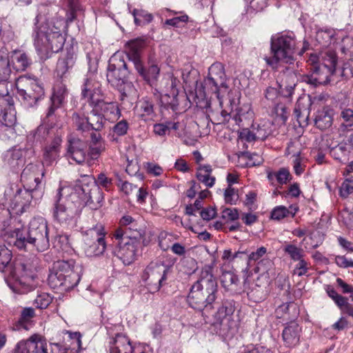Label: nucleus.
Here are the masks:
<instances>
[{
  "mask_svg": "<svg viewBox=\"0 0 353 353\" xmlns=\"http://www.w3.org/2000/svg\"><path fill=\"white\" fill-rule=\"evenodd\" d=\"M81 271V267L73 261H56L48 275V284L57 290H70L79 283Z\"/></svg>",
  "mask_w": 353,
  "mask_h": 353,
  "instance_id": "4",
  "label": "nucleus"
},
{
  "mask_svg": "<svg viewBox=\"0 0 353 353\" xmlns=\"http://www.w3.org/2000/svg\"><path fill=\"white\" fill-rule=\"evenodd\" d=\"M213 268L205 265L198 280L192 285L188 296L190 307L198 310H210L216 299L218 285L212 273Z\"/></svg>",
  "mask_w": 353,
  "mask_h": 353,
  "instance_id": "2",
  "label": "nucleus"
},
{
  "mask_svg": "<svg viewBox=\"0 0 353 353\" xmlns=\"http://www.w3.org/2000/svg\"><path fill=\"white\" fill-rule=\"evenodd\" d=\"M297 261L298 263L294 269V274L299 276L305 275L308 270V263L303 258Z\"/></svg>",
  "mask_w": 353,
  "mask_h": 353,
  "instance_id": "60",
  "label": "nucleus"
},
{
  "mask_svg": "<svg viewBox=\"0 0 353 353\" xmlns=\"http://www.w3.org/2000/svg\"><path fill=\"white\" fill-rule=\"evenodd\" d=\"M61 139L59 136L55 137L52 142L46 146L43 158L44 163L51 165L59 157Z\"/></svg>",
  "mask_w": 353,
  "mask_h": 353,
  "instance_id": "28",
  "label": "nucleus"
},
{
  "mask_svg": "<svg viewBox=\"0 0 353 353\" xmlns=\"http://www.w3.org/2000/svg\"><path fill=\"white\" fill-rule=\"evenodd\" d=\"M68 154L77 163H83L88 156L86 142L79 138L70 139L68 140Z\"/></svg>",
  "mask_w": 353,
  "mask_h": 353,
  "instance_id": "16",
  "label": "nucleus"
},
{
  "mask_svg": "<svg viewBox=\"0 0 353 353\" xmlns=\"http://www.w3.org/2000/svg\"><path fill=\"white\" fill-rule=\"evenodd\" d=\"M69 338L72 340V347H62L60 343H52V353H76L81 349V335L79 332H67Z\"/></svg>",
  "mask_w": 353,
  "mask_h": 353,
  "instance_id": "23",
  "label": "nucleus"
},
{
  "mask_svg": "<svg viewBox=\"0 0 353 353\" xmlns=\"http://www.w3.org/2000/svg\"><path fill=\"white\" fill-rule=\"evenodd\" d=\"M333 122V111L323 108L316 112L314 118L315 126L321 130L330 128Z\"/></svg>",
  "mask_w": 353,
  "mask_h": 353,
  "instance_id": "29",
  "label": "nucleus"
},
{
  "mask_svg": "<svg viewBox=\"0 0 353 353\" xmlns=\"http://www.w3.org/2000/svg\"><path fill=\"white\" fill-rule=\"evenodd\" d=\"M129 125L126 120H121L114 125L112 128L113 135L112 136L111 141H116L117 139L114 138V135L123 136L125 135L128 130Z\"/></svg>",
  "mask_w": 353,
  "mask_h": 353,
  "instance_id": "49",
  "label": "nucleus"
},
{
  "mask_svg": "<svg viewBox=\"0 0 353 353\" xmlns=\"http://www.w3.org/2000/svg\"><path fill=\"white\" fill-rule=\"evenodd\" d=\"M334 261L336 263V265L340 268H353V261L348 260L345 256H336Z\"/></svg>",
  "mask_w": 353,
  "mask_h": 353,
  "instance_id": "62",
  "label": "nucleus"
},
{
  "mask_svg": "<svg viewBox=\"0 0 353 353\" xmlns=\"http://www.w3.org/2000/svg\"><path fill=\"white\" fill-rule=\"evenodd\" d=\"M168 268L163 263L152 262L145 268L143 275V280L151 290L158 291L162 286V283L166 279Z\"/></svg>",
  "mask_w": 353,
  "mask_h": 353,
  "instance_id": "14",
  "label": "nucleus"
},
{
  "mask_svg": "<svg viewBox=\"0 0 353 353\" xmlns=\"http://www.w3.org/2000/svg\"><path fill=\"white\" fill-rule=\"evenodd\" d=\"M353 192V179H345L340 187L341 196L345 198Z\"/></svg>",
  "mask_w": 353,
  "mask_h": 353,
  "instance_id": "58",
  "label": "nucleus"
},
{
  "mask_svg": "<svg viewBox=\"0 0 353 353\" xmlns=\"http://www.w3.org/2000/svg\"><path fill=\"white\" fill-rule=\"evenodd\" d=\"M14 37V32L11 25L5 19L0 18V39L3 42H9Z\"/></svg>",
  "mask_w": 353,
  "mask_h": 353,
  "instance_id": "40",
  "label": "nucleus"
},
{
  "mask_svg": "<svg viewBox=\"0 0 353 353\" xmlns=\"http://www.w3.org/2000/svg\"><path fill=\"white\" fill-rule=\"evenodd\" d=\"M150 65L148 69H145L142 63H136L134 67L138 73L143 77V79L147 81L149 84H152L154 81H157L160 68L157 64L154 62H150Z\"/></svg>",
  "mask_w": 353,
  "mask_h": 353,
  "instance_id": "25",
  "label": "nucleus"
},
{
  "mask_svg": "<svg viewBox=\"0 0 353 353\" xmlns=\"http://www.w3.org/2000/svg\"><path fill=\"white\" fill-rule=\"evenodd\" d=\"M59 188L56 196L53 208V217L61 225H69L78 212L77 201H74V195L63 196Z\"/></svg>",
  "mask_w": 353,
  "mask_h": 353,
  "instance_id": "8",
  "label": "nucleus"
},
{
  "mask_svg": "<svg viewBox=\"0 0 353 353\" xmlns=\"http://www.w3.org/2000/svg\"><path fill=\"white\" fill-rule=\"evenodd\" d=\"M138 108L141 117L152 116L154 114V104L148 98H143L138 103Z\"/></svg>",
  "mask_w": 353,
  "mask_h": 353,
  "instance_id": "46",
  "label": "nucleus"
},
{
  "mask_svg": "<svg viewBox=\"0 0 353 353\" xmlns=\"http://www.w3.org/2000/svg\"><path fill=\"white\" fill-rule=\"evenodd\" d=\"M17 95L28 106L32 107L44 96V89L36 79L21 76L15 82Z\"/></svg>",
  "mask_w": 353,
  "mask_h": 353,
  "instance_id": "9",
  "label": "nucleus"
},
{
  "mask_svg": "<svg viewBox=\"0 0 353 353\" xmlns=\"http://www.w3.org/2000/svg\"><path fill=\"white\" fill-rule=\"evenodd\" d=\"M301 327L296 322L287 324L283 330V340L288 347H294L300 341Z\"/></svg>",
  "mask_w": 353,
  "mask_h": 353,
  "instance_id": "21",
  "label": "nucleus"
},
{
  "mask_svg": "<svg viewBox=\"0 0 353 353\" xmlns=\"http://www.w3.org/2000/svg\"><path fill=\"white\" fill-rule=\"evenodd\" d=\"M41 172V176H43L44 172L42 169H40V166L37 164L29 163L22 171L21 179H30L33 180L35 185L31 190L32 194L37 196V193L39 196H41L43 193V188L41 184V180L38 176V172Z\"/></svg>",
  "mask_w": 353,
  "mask_h": 353,
  "instance_id": "17",
  "label": "nucleus"
},
{
  "mask_svg": "<svg viewBox=\"0 0 353 353\" xmlns=\"http://www.w3.org/2000/svg\"><path fill=\"white\" fill-rule=\"evenodd\" d=\"M318 63L322 66L332 69L335 71L337 62L336 55L334 52L328 51L318 55Z\"/></svg>",
  "mask_w": 353,
  "mask_h": 353,
  "instance_id": "39",
  "label": "nucleus"
},
{
  "mask_svg": "<svg viewBox=\"0 0 353 353\" xmlns=\"http://www.w3.org/2000/svg\"><path fill=\"white\" fill-rule=\"evenodd\" d=\"M76 54L72 48L68 50L65 57L59 59L57 63V75L63 77L75 63Z\"/></svg>",
  "mask_w": 353,
  "mask_h": 353,
  "instance_id": "27",
  "label": "nucleus"
},
{
  "mask_svg": "<svg viewBox=\"0 0 353 353\" xmlns=\"http://www.w3.org/2000/svg\"><path fill=\"white\" fill-rule=\"evenodd\" d=\"M125 57L123 53H114L109 60L106 74L108 83L119 90L121 100L125 97H133L136 94V90L132 83L127 81L129 70Z\"/></svg>",
  "mask_w": 353,
  "mask_h": 353,
  "instance_id": "5",
  "label": "nucleus"
},
{
  "mask_svg": "<svg viewBox=\"0 0 353 353\" xmlns=\"http://www.w3.org/2000/svg\"><path fill=\"white\" fill-rule=\"evenodd\" d=\"M14 274H8L9 276L14 279L26 278L33 279L34 277L35 267L30 263L17 261L13 265Z\"/></svg>",
  "mask_w": 353,
  "mask_h": 353,
  "instance_id": "26",
  "label": "nucleus"
},
{
  "mask_svg": "<svg viewBox=\"0 0 353 353\" xmlns=\"http://www.w3.org/2000/svg\"><path fill=\"white\" fill-rule=\"evenodd\" d=\"M272 266V262L269 259H263L258 263L257 266L255 268V272L259 273L261 275L266 274L268 276L272 271L271 267Z\"/></svg>",
  "mask_w": 353,
  "mask_h": 353,
  "instance_id": "53",
  "label": "nucleus"
},
{
  "mask_svg": "<svg viewBox=\"0 0 353 353\" xmlns=\"http://www.w3.org/2000/svg\"><path fill=\"white\" fill-rule=\"evenodd\" d=\"M137 236L125 237L123 240H118L117 256L123 261L125 265L131 264L141 253L143 244H140L136 240Z\"/></svg>",
  "mask_w": 353,
  "mask_h": 353,
  "instance_id": "13",
  "label": "nucleus"
},
{
  "mask_svg": "<svg viewBox=\"0 0 353 353\" xmlns=\"http://www.w3.org/2000/svg\"><path fill=\"white\" fill-rule=\"evenodd\" d=\"M52 298L48 293H41L37 295L34 301V305L39 309L46 308L52 302Z\"/></svg>",
  "mask_w": 353,
  "mask_h": 353,
  "instance_id": "50",
  "label": "nucleus"
},
{
  "mask_svg": "<svg viewBox=\"0 0 353 353\" xmlns=\"http://www.w3.org/2000/svg\"><path fill=\"white\" fill-rule=\"evenodd\" d=\"M92 111L99 114L105 121H114L120 116V110L117 103L106 102L104 100L95 104Z\"/></svg>",
  "mask_w": 353,
  "mask_h": 353,
  "instance_id": "19",
  "label": "nucleus"
},
{
  "mask_svg": "<svg viewBox=\"0 0 353 353\" xmlns=\"http://www.w3.org/2000/svg\"><path fill=\"white\" fill-rule=\"evenodd\" d=\"M144 47V41L141 39H135L128 43L126 57L132 61L134 67L136 63H140V54Z\"/></svg>",
  "mask_w": 353,
  "mask_h": 353,
  "instance_id": "30",
  "label": "nucleus"
},
{
  "mask_svg": "<svg viewBox=\"0 0 353 353\" xmlns=\"http://www.w3.org/2000/svg\"><path fill=\"white\" fill-rule=\"evenodd\" d=\"M225 201L230 205H235L239 200L238 190L228 186L224 192Z\"/></svg>",
  "mask_w": 353,
  "mask_h": 353,
  "instance_id": "52",
  "label": "nucleus"
},
{
  "mask_svg": "<svg viewBox=\"0 0 353 353\" xmlns=\"http://www.w3.org/2000/svg\"><path fill=\"white\" fill-rule=\"evenodd\" d=\"M12 252L5 245H0V271L8 274H14Z\"/></svg>",
  "mask_w": 353,
  "mask_h": 353,
  "instance_id": "32",
  "label": "nucleus"
},
{
  "mask_svg": "<svg viewBox=\"0 0 353 353\" xmlns=\"http://www.w3.org/2000/svg\"><path fill=\"white\" fill-rule=\"evenodd\" d=\"M72 119L77 130L82 132L90 130V125H89L88 118L81 116L79 113H74Z\"/></svg>",
  "mask_w": 353,
  "mask_h": 353,
  "instance_id": "44",
  "label": "nucleus"
},
{
  "mask_svg": "<svg viewBox=\"0 0 353 353\" xmlns=\"http://www.w3.org/2000/svg\"><path fill=\"white\" fill-rule=\"evenodd\" d=\"M67 6L70 9V13L67 21H72L76 18V12L82 11L83 8L81 5V0H66Z\"/></svg>",
  "mask_w": 353,
  "mask_h": 353,
  "instance_id": "51",
  "label": "nucleus"
},
{
  "mask_svg": "<svg viewBox=\"0 0 353 353\" xmlns=\"http://www.w3.org/2000/svg\"><path fill=\"white\" fill-rule=\"evenodd\" d=\"M239 216V212L236 208H226L222 212V218L227 221L237 220Z\"/></svg>",
  "mask_w": 353,
  "mask_h": 353,
  "instance_id": "61",
  "label": "nucleus"
},
{
  "mask_svg": "<svg viewBox=\"0 0 353 353\" xmlns=\"http://www.w3.org/2000/svg\"><path fill=\"white\" fill-rule=\"evenodd\" d=\"M94 183H97L98 187H102L105 190H110L112 185V179L106 176L104 173H100L97 175V178L94 179Z\"/></svg>",
  "mask_w": 353,
  "mask_h": 353,
  "instance_id": "54",
  "label": "nucleus"
},
{
  "mask_svg": "<svg viewBox=\"0 0 353 353\" xmlns=\"http://www.w3.org/2000/svg\"><path fill=\"white\" fill-rule=\"evenodd\" d=\"M279 78L281 79L280 88L287 85L296 86L298 82L296 73L290 68H286L285 70L280 74Z\"/></svg>",
  "mask_w": 353,
  "mask_h": 353,
  "instance_id": "42",
  "label": "nucleus"
},
{
  "mask_svg": "<svg viewBox=\"0 0 353 353\" xmlns=\"http://www.w3.org/2000/svg\"><path fill=\"white\" fill-rule=\"evenodd\" d=\"M283 250L284 252L289 255L290 259L293 261H298L303 257V250L301 248H298L296 245L293 244H286Z\"/></svg>",
  "mask_w": 353,
  "mask_h": 353,
  "instance_id": "45",
  "label": "nucleus"
},
{
  "mask_svg": "<svg viewBox=\"0 0 353 353\" xmlns=\"http://www.w3.org/2000/svg\"><path fill=\"white\" fill-rule=\"evenodd\" d=\"M67 94L68 91L65 85L62 82H59L54 85V92L51 97L52 104L44 119L49 127L52 128L55 125V121L57 120V116L54 114L55 110L61 106Z\"/></svg>",
  "mask_w": 353,
  "mask_h": 353,
  "instance_id": "15",
  "label": "nucleus"
},
{
  "mask_svg": "<svg viewBox=\"0 0 353 353\" xmlns=\"http://www.w3.org/2000/svg\"><path fill=\"white\" fill-rule=\"evenodd\" d=\"M106 232L101 223H97L85 233L83 250L88 257L99 256L105 252L107 243L105 241Z\"/></svg>",
  "mask_w": 353,
  "mask_h": 353,
  "instance_id": "10",
  "label": "nucleus"
},
{
  "mask_svg": "<svg viewBox=\"0 0 353 353\" xmlns=\"http://www.w3.org/2000/svg\"><path fill=\"white\" fill-rule=\"evenodd\" d=\"M134 23L136 25H141L143 22L150 23L153 17L152 15L143 10L134 9L132 11Z\"/></svg>",
  "mask_w": 353,
  "mask_h": 353,
  "instance_id": "47",
  "label": "nucleus"
},
{
  "mask_svg": "<svg viewBox=\"0 0 353 353\" xmlns=\"http://www.w3.org/2000/svg\"><path fill=\"white\" fill-rule=\"evenodd\" d=\"M105 150V143H99V145H90V151L88 153L92 159H97L100 154Z\"/></svg>",
  "mask_w": 353,
  "mask_h": 353,
  "instance_id": "59",
  "label": "nucleus"
},
{
  "mask_svg": "<svg viewBox=\"0 0 353 353\" xmlns=\"http://www.w3.org/2000/svg\"><path fill=\"white\" fill-rule=\"evenodd\" d=\"M81 94L87 98L88 101L94 106L102 100V91L99 82L86 79L82 88Z\"/></svg>",
  "mask_w": 353,
  "mask_h": 353,
  "instance_id": "18",
  "label": "nucleus"
},
{
  "mask_svg": "<svg viewBox=\"0 0 353 353\" xmlns=\"http://www.w3.org/2000/svg\"><path fill=\"white\" fill-rule=\"evenodd\" d=\"M35 316L34 310L32 307L24 308L21 314V317L14 325L15 330H28V323Z\"/></svg>",
  "mask_w": 353,
  "mask_h": 353,
  "instance_id": "37",
  "label": "nucleus"
},
{
  "mask_svg": "<svg viewBox=\"0 0 353 353\" xmlns=\"http://www.w3.org/2000/svg\"><path fill=\"white\" fill-rule=\"evenodd\" d=\"M221 283L226 290H233L237 286L239 279L231 272H224L222 273Z\"/></svg>",
  "mask_w": 353,
  "mask_h": 353,
  "instance_id": "41",
  "label": "nucleus"
},
{
  "mask_svg": "<svg viewBox=\"0 0 353 353\" xmlns=\"http://www.w3.org/2000/svg\"><path fill=\"white\" fill-rule=\"evenodd\" d=\"M275 176L279 183L283 184L289 180L290 174L287 169L281 168L279 172H275Z\"/></svg>",
  "mask_w": 353,
  "mask_h": 353,
  "instance_id": "63",
  "label": "nucleus"
},
{
  "mask_svg": "<svg viewBox=\"0 0 353 353\" xmlns=\"http://www.w3.org/2000/svg\"><path fill=\"white\" fill-rule=\"evenodd\" d=\"M204 83L209 91L215 94L220 101L228 93L229 86L225 68L221 63L216 62L211 65Z\"/></svg>",
  "mask_w": 353,
  "mask_h": 353,
  "instance_id": "11",
  "label": "nucleus"
},
{
  "mask_svg": "<svg viewBox=\"0 0 353 353\" xmlns=\"http://www.w3.org/2000/svg\"><path fill=\"white\" fill-rule=\"evenodd\" d=\"M11 74L10 60L6 50H0V83L8 81Z\"/></svg>",
  "mask_w": 353,
  "mask_h": 353,
  "instance_id": "33",
  "label": "nucleus"
},
{
  "mask_svg": "<svg viewBox=\"0 0 353 353\" xmlns=\"http://www.w3.org/2000/svg\"><path fill=\"white\" fill-rule=\"evenodd\" d=\"M317 54H311L307 62L310 65V70L312 72L310 76H307L305 78V81L314 85L320 84H326L330 82V78L334 74V70L322 66L318 63Z\"/></svg>",
  "mask_w": 353,
  "mask_h": 353,
  "instance_id": "12",
  "label": "nucleus"
},
{
  "mask_svg": "<svg viewBox=\"0 0 353 353\" xmlns=\"http://www.w3.org/2000/svg\"><path fill=\"white\" fill-rule=\"evenodd\" d=\"M235 310L234 303L233 301L226 300L222 303L217 312L214 314L215 321L214 323L222 324L223 321L230 319Z\"/></svg>",
  "mask_w": 353,
  "mask_h": 353,
  "instance_id": "31",
  "label": "nucleus"
},
{
  "mask_svg": "<svg viewBox=\"0 0 353 353\" xmlns=\"http://www.w3.org/2000/svg\"><path fill=\"white\" fill-rule=\"evenodd\" d=\"M133 347L128 337L117 334L110 343V353H132Z\"/></svg>",
  "mask_w": 353,
  "mask_h": 353,
  "instance_id": "24",
  "label": "nucleus"
},
{
  "mask_svg": "<svg viewBox=\"0 0 353 353\" xmlns=\"http://www.w3.org/2000/svg\"><path fill=\"white\" fill-rule=\"evenodd\" d=\"M12 67L16 71H24L30 64L28 55L21 51H14L11 57Z\"/></svg>",
  "mask_w": 353,
  "mask_h": 353,
  "instance_id": "35",
  "label": "nucleus"
},
{
  "mask_svg": "<svg viewBox=\"0 0 353 353\" xmlns=\"http://www.w3.org/2000/svg\"><path fill=\"white\" fill-rule=\"evenodd\" d=\"M296 42L286 34L276 35L271 39V56L265 57L266 63L272 69H277L281 63L291 64L294 61Z\"/></svg>",
  "mask_w": 353,
  "mask_h": 353,
  "instance_id": "6",
  "label": "nucleus"
},
{
  "mask_svg": "<svg viewBox=\"0 0 353 353\" xmlns=\"http://www.w3.org/2000/svg\"><path fill=\"white\" fill-rule=\"evenodd\" d=\"M340 118L343 119L344 123H346V127H353V109L350 108H343L340 113Z\"/></svg>",
  "mask_w": 353,
  "mask_h": 353,
  "instance_id": "55",
  "label": "nucleus"
},
{
  "mask_svg": "<svg viewBox=\"0 0 353 353\" xmlns=\"http://www.w3.org/2000/svg\"><path fill=\"white\" fill-rule=\"evenodd\" d=\"M0 121L6 126H12L15 123L16 117L10 108L9 112L5 110L3 114L0 116Z\"/></svg>",
  "mask_w": 353,
  "mask_h": 353,
  "instance_id": "57",
  "label": "nucleus"
},
{
  "mask_svg": "<svg viewBox=\"0 0 353 353\" xmlns=\"http://www.w3.org/2000/svg\"><path fill=\"white\" fill-rule=\"evenodd\" d=\"M90 130L100 131L103 129L105 119L98 113L94 112L90 118H88Z\"/></svg>",
  "mask_w": 353,
  "mask_h": 353,
  "instance_id": "48",
  "label": "nucleus"
},
{
  "mask_svg": "<svg viewBox=\"0 0 353 353\" xmlns=\"http://www.w3.org/2000/svg\"><path fill=\"white\" fill-rule=\"evenodd\" d=\"M120 227L121 228H126L128 227L135 228L137 227V223L135 220L129 215L123 216L119 221Z\"/></svg>",
  "mask_w": 353,
  "mask_h": 353,
  "instance_id": "64",
  "label": "nucleus"
},
{
  "mask_svg": "<svg viewBox=\"0 0 353 353\" xmlns=\"http://www.w3.org/2000/svg\"><path fill=\"white\" fill-rule=\"evenodd\" d=\"M290 209L293 210L294 212H291L292 216L295 214L296 211L298 210L297 208H293L292 206H290ZM290 213V211L285 208V206L280 205L274 208L272 212H271V218L274 220H281L287 216Z\"/></svg>",
  "mask_w": 353,
  "mask_h": 353,
  "instance_id": "43",
  "label": "nucleus"
},
{
  "mask_svg": "<svg viewBox=\"0 0 353 353\" xmlns=\"http://www.w3.org/2000/svg\"><path fill=\"white\" fill-rule=\"evenodd\" d=\"M325 290L329 297L334 301L341 312L349 305L347 299L339 294L332 286L327 285L325 286Z\"/></svg>",
  "mask_w": 353,
  "mask_h": 353,
  "instance_id": "38",
  "label": "nucleus"
},
{
  "mask_svg": "<svg viewBox=\"0 0 353 353\" xmlns=\"http://www.w3.org/2000/svg\"><path fill=\"white\" fill-rule=\"evenodd\" d=\"M137 238L136 240L140 243V244H143L144 238L141 231L138 230L137 228L128 227L126 228H117L113 234V236L117 240H123L125 237L133 238L136 236Z\"/></svg>",
  "mask_w": 353,
  "mask_h": 353,
  "instance_id": "34",
  "label": "nucleus"
},
{
  "mask_svg": "<svg viewBox=\"0 0 353 353\" xmlns=\"http://www.w3.org/2000/svg\"><path fill=\"white\" fill-rule=\"evenodd\" d=\"M74 199L79 197L85 205L92 209H97L101 206L103 199V193L94 179L90 176L85 175L81 179L77 181L75 185Z\"/></svg>",
  "mask_w": 353,
  "mask_h": 353,
  "instance_id": "7",
  "label": "nucleus"
},
{
  "mask_svg": "<svg viewBox=\"0 0 353 353\" xmlns=\"http://www.w3.org/2000/svg\"><path fill=\"white\" fill-rule=\"evenodd\" d=\"M15 233L14 244L19 250L35 248L38 252H44L50 247L48 222L43 217H34L26 232L17 230Z\"/></svg>",
  "mask_w": 353,
  "mask_h": 353,
  "instance_id": "3",
  "label": "nucleus"
},
{
  "mask_svg": "<svg viewBox=\"0 0 353 353\" xmlns=\"http://www.w3.org/2000/svg\"><path fill=\"white\" fill-rule=\"evenodd\" d=\"M40 16L35 18L33 37L35 48L41 58L46 59L51 54L59 52L65 43V39L61 33L64 26L63 19L56 23L48 21L40 23Z\"/></svg>",
  "mask_w": 353,
  "mask_h": 353,
  "instance_id": "1",
  "label": "nucleus"
},
{
  "mask_svg": "<svg viewBox=\"0 0 353 353\" xmlns=\"http://www.w3.org/2000/svg\"><path fill=\"white\" fill-rule=\"evenodd\" d=\"M25 151L21 148H14L6 151L3 155V163L12 170L22 167L25 163Z\"/></svg>",
  "mask_w": 353,
  "mask_h": 353,
  "instance_id": "20",
  "label": "nucleus"
},
{
  "mask_svg": "<svg viewBox=\"0 0 353 353\" xmlns=\"http://www.w3.org/2000/svg\"><path fill=\"white\" fill-rule=\"evenodd\" d=\"M212 170L210 165H200L196 174L198 180L209 188L212 187L215 182V178L211 176Z\"/></svg>",
  "mask_w": 353,
  "mask_h": 353,
  "instance_id": "36",
  "label": "nucleus"
},
{
  "mask_svg": "<svg viewBox=\"0 0 353 353\" xmlns=\"http://www.w3.org/2000/svg\"><path fill=\"white\" fill-rule=\"evenodd\" d=\"M350 152L347 150L345 145L341 144L333 150L334 157L341 162H345L347 160V156Z\"/></svg>",
  "mask_w": 353,
  "mask_h": 353,
  "instance_id": "56",
  "label": "nucleus"
},
{
  "mask_svg": "<svg viewBox=\"0 0 353 353\" xmlns=\"http://www.w3.org/2000/svg\"><path fill=\"white\" fill-rule=\"evenodd\" d=\"M26 353H48L47 343L39 335H32L26 341H21Z\"/></svg>",
  "mask_w": 353,
  "mask_h": 353,
  "instance_id": "22",
  "label": "nucleus"
}]
</instances>
